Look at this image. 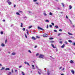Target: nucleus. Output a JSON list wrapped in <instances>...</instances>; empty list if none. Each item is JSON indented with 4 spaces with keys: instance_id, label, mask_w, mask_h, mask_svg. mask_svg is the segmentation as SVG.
<instances>
[{
    "instance_id": "35",
    "label": "nucleus",
    "mask_w": 75,
    "mask_h": 75,
    "mask_svg": "<svg viewBox=\"0 0 75 75\" xmlns=\"http://www.w3.org/2000/svg\"><path fill=\"white\" fill-rule=\"evenodd\" d=\"M11 72H9V74H8V75H11Z\"/></svg>"
},
{
    "instance_id": "46",
    "label": "nucleus",
    "mask_w": 75,
    "mask_h": 75,
    "mask_svg": "<svg viewBox=\"0 0 75 75\" xmlns=\"http://www.w3.org/2000/svg\"><path fill=\"white\" fill-rule=\"evenodd\" d=\"M66 18H68V16L67 15H66Z\"/></svg>"
},
{
    "instance_id": "27",
    "label": "nucleus",
    "mask_w": 75,
    "mask_h": 75,
    "mask_svg": "<svg viewBox=\"0 0 75 75\" xmlns=\"http://www.w3.org/2000/svg\"><path fill=\"white\" fill-rule=\"evenodd\" d=\"M5 69V68L4 67H2V68L1 69V70H3V69Z\"/></svg>"
},
{
    "instance_id": "14",
    "label": "nucleus",
    "mask_w": 75,
    "mask_h": 75,
    "mask_svg": "<svg viewBox=\"0 0 75 75\" xmlns=\"http://www.w3.org/2000/svg\"><path fill=\"white\" fill-rule=\"evenodd\" d=\"M57 9L59 10H62V8H61L57 7Z\"/></svg>"
},
{
    "instance_id": "18",
    "label": "nucleus",
    "mask_w": 75,
    "mask_h": 75,
    "mask_svg": "<svg viewBox=\"0 0 75 75\" xmlns=\"http://www.w3.org/2000/svg\"><path fill=\"white\" fill-rule=\"evenodd\" d=\"M8 4L9 5H10L11 4V2H8Z\"/></svg>"
},
{
    "instance_id": "9",
    "label": "nucleus",
    "mask_w": 75,
    "mask_h": 75,
    "mask_svg": "<svg viewBox=\"0 0 75 75\" xmlns=\"http://www.w3.org/2000/svg\"><path fill=\"white\" fill-rule=\"evenodd\" d=\"M72 6L71 5H69V10H71L72 9Z\"/></svg>"
},
{
    "instance_id": "17",
    "label": "nucleus",
    "mask_w": 75,
    "mask_h": 75,
    "mask_svg": "<svg viewBox=\"0 0 75 75\" xmlns=\"http://www.w3.org/2000/svg\"><path fill=\"white\" fill-rule=\"evenodd\" d=\"M68 34H69V35H73L72 34H71V33L69 32H68Z\"/></svg>"
},
{
    "instance_id": "15",
    "label": "nucleus",
    "mask_w": 75,
    "mask_h": 75,
    "mask_svg": "<svg viewBox=\"0 0 75 75\" xmlns=\"http://www.w3.org/2000/svg\"><path fill=\"white\" fill-rule=\"evenodd\" d=\"M65 46V44H63L62 46H61V48H64Z\"/></svg>"
},
{
    "instance_id": "60",
    "label": "nucleus",
    "mask_w": 75,
    "mask_h": 75,
    "mask_svg": "<svg viewBox=\"0 0 75 75\" xmlns=\"http://www.w3.org/2000/svg\"><path fill=\"white\" fill-rule=\"evenodd\" d=\"M32 67H34V65H32Z\"/></svg>"
},
{
    "instance_id": "61",
    "label": "nucleus",
    "mask_w": 75,
    "mask_h": 75,
    "mask_svg": "<svg viewBox=\"0 0 75 75\" xmlns=\"http://www.w3.org/2000/svg\"><path fill=\"white\" fill-rule=\"evenodd\" d=\"M56 51H58V49H56Z\"/></svg>"
},
{
    "instance_id": "28",
    "label": "nucleus",
    "mask_w": 75,
    "mask_h": 75,
    "mask_svg": "<svg viewBox=\"0 0 75 75\" xmlns=\"http://www.w3.org/2000/svg\"><path fill=\"white\" fill-rule=\"evenodd\" d=\"M68 41L69 42H72V41L71 40H68Z\"/></svg>"
},
{
    "instance_id": "37",
    "label": "nucleus",
    "mask_w": 75,
    "mask_h": 75,
    "mask_svg": "<svg viewBox=\"0 0 75 75\" xmlns=\"http://www.w3.org/2000/svg\"><path fill=\"white\" fill-rule=\"evenodd\" d=\"M7 39H6L5 41V43L6 44L7 43Z\"/></svg>"
},
{
    "instance_id": "12",
    "label": "nucleus",
    "mask_w": 75,
    "mask_h": 75,
    "mask_svg": "<svg viewBox=\"0 0 75 75\" xmlns=\"http://www.w3.org/2000/svg\"><path fill=\"white\" fill-rule=\"evenodd\" d=\"M1 45L2 47H4V46H5V45L4 43H2Z\"/></svg>"
},
{
    "instance_id": "34",
    "label": "nucleus",
    "mask_w": 75,
    "mask_h": 75,
    "mask_svg": "<svg viewBox=\"0 0 75 75\" xmlns=\"http://www.w3.org/2000/svg\"><path fill=\"white\" fill-rule=\"evenodd\" d=\"M51 42H52V43H53V42H54V41L51 40L50 41Z\"/></svg>"
},
{
    "instance_id": "23",
    "label": "nucleus",
    "mask_w": 75,
    "mask_h": 75,
    "mask_svg": "<svg viewBox=\"0 0 75 75\" xmlns=\"http://www.w3.org/2000/svg\"><path fill=\"white\" fill-rule=\"evenodd\" d=\"M53 39H54V38H49V39L50 40H53Z\"/></svg>"
},
{
    "instance_id": "64",
    "label": "nucleus",
    "mask_w": 75,
    "mask_h": 75,
    "mask_svg": "<svg viewBox=\"0 0 75 75\" xmlns=\"http://www.w3.org/2000/svg\"><path fill=\"white\" fill-rule=\"evenodd\" d=\"M61 75H64V74H61Z\"/></svg>"
},
{
    "instance_id": "44",
    "label": "nucleus",
    "mask_w": 75,
    "mask_h": 75,
    "mask_svg": "<svg viewBox=\"0 0 75 75\" xmlns=\"http://www.w3.org/2000/svg\"><path fill=\"white\" fill-rule=\"evenodd\" d=\"M48 25H47V28H48Z\"/></svg>"
},
{
    "instance_id": "40",
    "label": "nucleus",
    "mask_w": 75,
    "mask_h": 75,
    "mask_svg": "<svg viewBox=\"0 0 75 75\" xmlns=\"http://www.w3.org/2000/svg\"><path fill=\"white\" fill-rule=\"evenodd\" d=\"M54 32H55V33H57V30H54Z\"/></svg>"
},
{
    "instance_id": "41",
    "label": "nucleus",
    "mask_w": 75,
    "mask_h": 75,
    "mask_svg": "<svg viewBox=\"0 0 75 75\" xmlns=\"http://www.w3.org/2000/svg\"><path fill=\"white\" fill-rule=\"evenodd\" d=\"M36 68L37 69H39V68H38V67H37V66H36Z\"/></svg>"
},
{
    "instance_id": "51",
    "label": "nucleus",
    "mask_w": 75,
    "mask_h": 75,
    "mask_svg": "<svg viewBox=\"0 0 75 75\" xmlns=\"http://www.w3.org/2000/svg\"><path fill=\"white\" fill-rule=\"evenodd\" d=\"M23 18H27V17H26V16H25L24 17H23Z\"/></svg>"
},
{
    "instance_id": "20",
    "label": "nucleus",
    "mask_w": 75,
    "mask_h": 75,
    "mask_svg": "<svg viewBox=\"0 0 75 75\" xmlns=\"http://www.w3.org/2000/svg\"><path fill=\"white\" fill-rule=\"evenodd\" d=\"M65 44H68V42H67V41H65L64 42Z\"/></svg>"
},
{
    "instance_id": "8",
    "label": "nucleus",
    "mask_w": 75,
    "mask_h": 75,
    "mask_svg": "<svg viewBox=\"0 0 75 75\" xmlns=\"http://www.w3.org/2000/svg\"><path fill=\"white\" fill-rule=\"evenodd\" d=\"M51 45H52V47H53V48H56V47H54V46L53 45V44H51Z\"/></svg>"
},
{
    "instance_id": "30",
    "label": "nucleus",
    "mask_w": 75,
    "mask_h": 75,
    "mask_svg": "<svg viewBox=\"0 0 75 75\" xmlns=\"http://www.w3.org/2000/svg\"><path fill=\"white\" fill-rule=\"evenodd\" d=\"M49 27H50V28H51V27H52V25H49Z\"/></svg>"
},
{
    "instance_id": "49",
    "label": "nucleus",
    "mask_w": 75,
    "mask_h": 75,
    "mask_svg": "<svg viewBox=\"0 0 75 75\" xmlns=\"http://www.w3.org/2000/svg\"><path fill=\"white\" fill-rule=\"evenodd\" d=\"M22 67V66H20L19 67V68H21Z\"/></svg>"
},
{
    "instance_id": "13",
    "label": "nucleus",
    "mask_w": 75,
    "mask_h": 75,
    "mask_svg": "<svg viewBox=\"0 0 75 75\" xmlns=\"http://www.w3.org/2000/svg\"><path fill=\"white\" fill-rule=\"evenodd\" d=\"M62 7H65V5H64V3H62Z\"/></svg>"
},
{
    "instance_id": "57",
    "label": "nucleus",
    "mask_w": 75,
    "mask_h": 75,
    "mask_svg": "<svg viewBox=\"0 0 75 75\" xmlns=\"http://www.w3.org/2000/svg\"><path fill=\"white\" fill-rule=\"evenodd\" d=\"M28 12H29V14L31 13V12L30 11H28Z\"/></svg>"
},
{
    "instance_id": "33",
    "label": "nucleus",
    "mask_w": 75,
    "mask_h": 75,
    "mask_svg": "<svg viewBox=\"0 0 75 75\" xmlns=\"http://www.w3.org/2000/svg\"><path fill=\"white\" fill-rule=\"evenodd\" d=\"M49 15H50V16H52V13L51 12H50Z\"/></svg>"
},
{
    "instance_id": "48",
    "label": "nucleus",
    "mask_w": 75,
    "mask_h": 75,
    "mask_svg": "<svg viewBox=\"0 0 75 75\" xmlns=\"http://www.w3.org/2000/svg\"><path fill=\"white\" fill-rule=\"evenodd\" d=\"M59 43H60V44H62V42L61 41H60Z\"/></svg>"
},
{
    "instance_id": "4",
    "label": "nucleus",
    "mask_w": 75,
    "mask_h": 75,
    "mask_svg": "<svg viewBox=\"0 0 75 75\" xmlns=\"http://www.w3.org/2000/svg\"><path fill=\"white\" fill-rule=\"evenodd\" d=\"M38 30H44V29L41 28L39 26L38 27Z\"/></svg>"
},
{
    "instance_id": "39",
    "label": "nucleus",
    "mask_w": 75,
    "mask_h": 75,
    "mask_svg": "<svg viewBox=\"0 0 75 75\" xmlns=\"http://www.w3.org/2000/svg\"><path fill=\"white\" fill-rule=\"evenodd\" d=\"M28 52H30V54H31L32 52H31V51H30V50H29Z\"/></svg>"
},
{
    "instance_id": "63",
    "label": "nucleus",
    "mask_w": 75,
    "mask_h": 75,
    "mask_svg": "<svg viewBox=\"0 0 75 75\" xmlns=\"http://www.w3.org/2000/svg\"><path fill=\"white\" fill-rule=\"evenodd\" d=\"M16 5H14V7H16Z\"/></svg>"
},
{
    "instance_id": "58",
    "label": "nucleus",
    "mask_w": 75,
    "mask_h": 75,
    "mask_svg": "<svg viewBox=\"0 0 75 75\" xmlns=\"http://www.w3.org/2000/svg\"><path fill=\"white\" fill-rule=\"evenodd\" d=\"M69 21L70 22V23H72V22L70 20V19H69Z\"/></svg>"
},
{
    "instance_id": "56",
    "label": "nucleus",
    "mask_w": 75,
    "mask_h": 75,
    "mask_svg": "<svg viewBox=\"0 0 75 75\" xmlns=\"http://www.w3.org/2000/svg\"><path fill=\"white\" fill-rule=\"evenodd\" d=\"M73 45H75V43H73Z\"/></svg>"
},
{
    "instance_id": "59",
    "label": "nucleus",
    "mask_w": 75,
    "mask_h": 75,
    "mask_svg": "<svg viewBox=\"0 0 75 75\" xmlns=\"http://www.w3.org/2000/svg\"><path fill=\"white\" fill-rule=\"evenodd\" d=\"M15 72H17V70L16 69L15 70Z\"/></svg>"
},
{
    "instance_id": "16",
    "label": "nucleus",
    "mask_w": 75,
    "mask_h": 75,
    "mask_svg": "<svg viewBox=\"0 0 75 75\" xmlns=\"http://www.w3.org/2000/svg\"><path fill=\"white\" fill-rule=\"evenodd\" d=\"M10 69L9 68H7L5 69V70L6 71V70H10Z\"/></svg>"
},
{
    "instance_id": "6",
    "label": "nucleus",
    "mask_w": 75,
    "mask_h": 75,
    "mask_svg": "<svg viewBox=\"0 0 75 75\" xmlns=\"http://www.w3.org/2000/svg\"><path fill=\"white\" fill-rule=\"evenodd\" d=\"M31 39H33L34 40H35L37 38H35V37L33 36L32 37Z\"/></svg>"
},
{
    "instance_id": "2",
    "label": "nucleus",
    "mask_w": 75,
    "mask_h": 75,
    "mask_svg": "<svg viewBox=\"0 0 75 75\" xmlns=\"http://www.w3.org/2000/svg\"><path fill=\"white\" fill-rule=\"evenodd\" d=\"M38 70L39 71H38V74H39V75H41V73L42 72V70L40 69H38Z\"/></svg>"
},
{
    "instance_id": "19",
    "label": "nucleus",
    "mask_w": 75,
    "mask_h": 75,
    "mask_svg": "<svg viewBox=\"0 0 75 75\" xmlns=\"http://www.w3.org/2000/svg\"><path fill=\"white\" fill-rule=\"evenodd\" d=\"M55 28H59V27H58V26H57V25H55Z\"/></svg>"
},
{
    "instance_id": "38",
    "label": "nucleus",
    "mask_w": 75,
    "mask_h": 75,
    "mask_svg": "<svg viewBox=\"0 0 75 75\" xmlns=\"http://www.w3.org/2000/svg\"><path fill=\"white\" fill-rule=\"evenodd\" d=\"M62 29H60L59 30V31H60V32H61V31H62Z\"/></svg>"
},
{
    "instance_id": "26",
    "label": "nucleus",
    "mask_w": 75,
    "mask_h": 75,
    "mask_svg": "<svg viewBox=\"0 0 75 75\" xmlns=\"http://www.w3.org/2000/svg\"><path fill=\"white\" fill-rule=\"evenodd\" d=\"M23 23H21V27H23Z\"/></svg>"
},
{
    "instance_id": "25",
    "label": "nucleus",
    "mask_w": 75,
    "mask_h": 75,
    "mask_svg": "<svg viewBox=\"0 0 75 75\" xmlns=\"http://www.w3.org/2000/svg\"><path fill=\"white\" fill-rule=\"evenodd\" d=\"M16 14H17V15H18L19 16H20V13L18 12H17Z\"/></svg>"
},
{
    "instance_id": "53",
    "label": "nucleus",
    "mask_w": 75,
    "mask_h": 75,
    "mask_svg": "<svg viewBox=\"0 0 75 75\" xmlns=\"http://www.w3.org/2000/svg\"><path fill=\"white\" fill-rule=\"evenodd\" d=\"M35 4H37L38 5V2H36Z\"/></svg>"
},
{
    "instance_id": "54",
    "label": "nucleus",
    "mask_w": 75,
    "mask_h": 75,
    "mask_svg": "<svg viewBox=\"0 0 75 75\" xmlns=\"http://www.w3.org/2000/svg\"><path fill=\"white\" fill-rule=\"evenodd\" d=\"M27 34L28 35H29V33H28V31L27 32Z\"/></svg>"
},
{
    "instance_id": "32",
    "label": "nucleus",
    "mask_w": 75,
    "mask_h": 75,
    "mask_svg": "<svg viewBox=\"0 0 75 75\" xmlns=\"http://www.w3.org/2000/svg\"><path fill=\"white\" fill-rule=\"evenodd\" d=\"M22 74L23 75H25V74H24V72H22Z\"/></svg>"
},
{
    "instance_id": "43",
    "label": "nucleus",
    "mask_w": 75,
    "mask_h": 75,
    "mask_svg": "<svg viewBox=\"0 0 75 75\" xmlns=\"http://www.w3.org/2000/svg\"><path fill=\"white\" fill-rule=\"evenodd\" d=\"M44 16H47V14L45 13H44Z\"/></svg>"
},
{
    "instance_id": "42",
    "label": "nucleus",
    "mask_w": 75,
    "mask_h": 75,
    "mask_svg": "<svg viewBox=\"0 0 75 75\" xmlns=\"http://www.w3.org/2000/svg\"><path fill=\"white\" fill-rule=\"evenodd\" d=\"M37 1V0H33L34 2H36Z\"/></svg>"
},
{
    "instance_id": "36",
    "label": "nucleus",
    "mask_w": 75,
    "mask_h": 75,
    "mask_svg": "<svg viewBox=\"0 0 75 75\" xmlns=\"http://www.w3.org/2000/svg\"><path fill=\"white\" fill-rule=\"evenodd\" d=\"M1 34H3V31H1Z\"/></svg>"
},
{
    "instance_id": "21",
    "label": "nucleus",
    "mask_w": 75,
    "mask_h": 75,
    "mask_svg": "<svg viewBox=\"0 0 75 75\" xmlns=\"http://www.w3.org/2000/svg\"><path fill=\"white\" fill-rule=\"evenodd\" d=\"M45 21H46V22H47V23H48V22H49V20H48L47 19H46L45 20Z\"/></svg>"
},
{
    "instance_id": "45",
    "label": "nucleus",
    "mask_w": 75,
    "mask_h": 75,
    "mask_svg": "<svg viewBox=\"0 0 75 75\" xmlns=\"http://www.w3.org/2000/svg\"><path fill=\"white\" fill-rule=\"evenodd\" d=\"M51 24L52 25H54V23H52Z\"/></svg>"
},
{
    "instance_id": "47",
    "label": "nucleus",
    "mask_w": 75,
    "mask_h": 75,
    "mask_svg": "<svg viewBox=\"0 0 75 75\" xmlns=\"http://www.w3.org/2000/svg\"><path fill=\"white\" fill-rule=\"evenodd\" d=\"M37 45H36L35 46V48H37Z\"/></svg>"
},
{
    "instance_id": "1",
    "label": "nucleus",
    "mask_w": 75,
    "mask_h": 75,
    "mask_svg": "<svg viewBox=\"0 0 75 75\" xmlns=\"http://www.w3.org/2000/svg\"><path fill=\"white\" fill-rule=\"evenodd\" d=\"M44 57V55L43 54H40V56L39 57V58H42L44 59L43 58Z\"/></svg>"
},
{
    "instance_id": "29",
    "label": "nucleus",
    "mask_w": 75,
    "mask_h": 75,
    "mask_svg": "<svg viewBox=\"0 0 75 75\" xmlns=\"http://www.w3.org/2000/svg\"><path fill=\"white\" fill-rule=\"evenodd\" d=\"M25 36L26 38H27V35L26 34H25Z\"/></svg>"
},
{
    "instance_id": "62",
    "label": "nucleus",
    "mask_w": 75,
    "mask_h": 75,
    "mask_svg": "<svg viewBox=\"0 0 75 75\" xmlns=\"http://www.w3.org/2000/svg\"><path fill=\"white\" fill-rule=\"evenodd\" d=\"M61 68H62V67H60L59 69H61Z\"/></svg>"
},
{
    "instance_id": "5",
    "label": "nucleus",
    "mask_w": 75,
    "mask_h": 75,
    "mask_svg": "<svg viewBox=\"0 0 75 75\" xmlns=\"http://www.w3.org/2000/svg\"><path fill=\"white\" fill-rule=\"evenodd\" d=\"M24 63L25 64H27V65H28V66H30V64H29V63H28V62H24Z\"/></svg>"
},
{
    "instance_id": "22",
    "label": "nucleus",
    "mask_w": 75,
    "mask_h": 75,
    "mask_svg": "<svg viewBox=\"0 0 75 75\" xmlns=\"http://www.w3.org/2000/svg\"><path fill=\"white\" fill-rule=\"evenodd\" d=\"M32 27H33V26H29L28 28H31Z\"/></svg>"
},
{
    "instance_id": "7",
    "label": "nucleus",
    "mask_w": 75,
    "mask_h": 75,
    "mask_svg": "<svg viewBox=\"0 0 75 75\" xmlns=\"http://www.w3.org/2000/svg\"><path fill=\"white\" fill-rule=\"evenodd\" d=\"M71 72L73 74H75V72H74V71L73 70H71Z\"/></svg>"
},
{
    "instance_id": "31",
    "label": "nucleus",
    "mask_w": 75,
    "mask_h": 75,
    "mask_svg": "<svg viewBox=\"0 0 75 75\" xmlns=\"http://www.w3.org/2000/svg\"><path fill=\"white\" fill-rule=\"evenodd\" d=\"M61 33H59L57 35H58V36H59V35H61Z\"/></svg>"
},
{
    "instance_id": "50",
    "label": "nucleus",
    "mask_w": 75,
    "mask_h": 75,
    "mask_svg": "<svg viewBox=\"0 0 75 75\" xmlns=\"http://www.w3.org/2000/svg\"><path fill=\"white\" fill-rule=\"evenodd\" d=\"M19 13H22V11H19Z\"/></svg>"
},
{
    "instance_id": "11",
    "label": "nucleus",
    "mask_w": 75,
    "mask_h": 75,
    "mask_svg": "<svg viewBox=\"0 0 75 75\" xmlns=\"http://www.w3.org/2000/svg\"><path fill=\"white\" fill-rule=\"evenodd\" d=\"M70 62L71 64H73L74 63V61L73 60H71L70 61Z\"/></svg>"
},
{
    "instance_id": "52",
    "label": "nucleus",
    "mask_w": 75,
    "mask_h": 75,
    "mask_svg": "<svg viewBox=\"0 0 75 75\" xmlns=\"http://www.w3.org/2000/svg\"><path fill=\"white\" fill-rule=\"evenodd\" d=\"M38 55H39V54L38 53H37V54H36V56H38Z\"/></svg>"
},
{
    "instance_id": "24",
    "label": "nucleus",
    "mask_w": 75,
    "mask_h": 75,
    "mask_svg": "<svg viewBox=\"0 0 75 75\" xmlns=\"http://www.w3.org/2000/svg\"><path fill=\"white\" fill-rule=\"evenodd\" d=\"M23 31H25V28H23L22 29Z\"/></svg>"
},
{
    "instance_id": "10",
    "label": "nucleus",
    "mask_w": 75,
    "mask_h": 75,
    "mask_svg": "<svg viewBox=\"0 0 75 75\" xmlns=\"http://www.w3.org/2000/svg\"><path fill=\"white\" fill-rule=\"evenodd\" d=\"M16 52H13L12 53V55H16Z\"/></svg>"
},
{
    "instance_id": "3",
    "label": "nucleus",
    "mask_w": 75,
    "mask_h": 75,
    "mask_svg": "<svg viewBox=\"0 0 75 75\" xmlns=\"http://www.w3.org/2000/svg\"><path fill=\"white\" fill-rule=\"evenodd\" d=\"M43 36L44 37H47L48 34L46 33H45L43 35Z\"/></svg>"
},
{
    "instance_id": "55",
    "label": "nucleus",
    "mask_w": 75,
    "mask_h": 75,
    "mask_svg": "<svg viewBox=\"0 0 75 75\" xmlns=\"http://www.w3.org/2000/svg\"><path fill=\"white\" fill-rule=\"evenodd\" d=\"M72 26L74 28L75 27V25H72Z\"/></svg>"
}]
</instances>
